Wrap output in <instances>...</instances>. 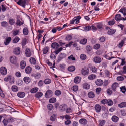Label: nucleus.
Listing matches in <instances>:
<instances>
[{"label":"nucleus","instance_id":"f257e3e1","mask_svg":"<svg viewBox=\"0 0 126 126\" xmlns=\"http://www.w3.org/2000/svg\"><path fill=\"white\" fill-rule=\"evenodd\" d=\"M51 47L53 49L56 50L54 52L56 55L58 54L63 49L62 47L58 48L59 47V45L58 43L56 42L53 43L51 44Z\"/></svg>","mask_w":126,"mask_h":126},{"label":"nucleus","instance_id":"f03ea898","mask_svg":"<svg viewBox=\"0 0 126 126\" xmlns=\"http://www.w3.org/2000/svg\"><path fill=\"white\" fill-rule=\"evenodd\" d=\"M89 73V69L86 67H84L81 69L80 73L83 76H86L88 75Z\"/></svg>","mask_w":126,"mask_h":126},{"label":"nucleus","instance_id":"7ed1b4c3","mask_svg":"<svg viewBox=\"0 0 126 126\" xmlns=\"http://www.w3.org/2000/svg\"><path fill=\"white\" fill-rule=\"evenodd\" d=\"M53 94V92L52 91L50 90H47L46 92L45 96L46 97L49 98L51 97Z\"/></svg>","mask_w":126,"mask_h":126},{"label":"nucleus","instance_id":"20e7f679","mask_svg":"<svg viewBox=\"0 0 126 126\" xmlns=\"http://www.w3.org/2000/svg\"><path fill=\"white\" fill-rule=\"evenodd\" d=\"M19 0V1L17 2V3L20 5L22 6L24 8H25L26 2V0Z\"/></svg>","mask_w":126,"mask_h":126},{"label":"nucleus","instance_id":"39448f33","mask_svg":"<svg viewBox=\"0 0 126 126\" xmlns=\"http://www.w3.org/2000/svg\"><path fill=\"white\" fill-rule=\"evenodd\" d=\"M0 72L2 75H5L7 74V70L6 68L3 67L0 68Z\"/></svg>","mask_w":126,"mask_h":126},{"label":"nucleus","instance_id":"423d86ee","mask_svg":"<svg viewBox=\"0 0 126 126\" xmlns=\"http://www.w3.org/2000/svg\"><path fill=\"white\" fill-rule=\"evenodd\" d=\"M10 62L13 64H16L17 62L16 57L14 56L10 57Z\"/></svg>","mask_w":126,"mask_h":126},{"label":"nucleus","instance_id":"0eeeda50","mask_svg":"<svg viewBox=\"0 0 126 126\" xmlns=\"http://www.w3.org/2000/svg\"><path fill=\"white\" fill-rule=\"evenodd\" d=\"M25 55L27 57H30L31 56L32 53L29 48H26L25 50Z\"/></svg>","mask_w":126,"mask_h":126},{"label":"nucleus","instance_id":"6e6552de","mask_svg":"<svg viewBox=\"0 0 126 126\" xmlns=\"http://www.w3.org/2000/svg\"><path fill=\"white\" fill-rule=\"evenodd\" d=\"M123 18H124L121 17V15L120 14H116L115 16V19L117 21H119L121 20H123Z\"/></svg>","mask_w":126,"mask_h":126},{"label":"nucleus","instance_id":"1a4fd4ad","mask_svg":"<svg viewBox=\"0 0 126 126\" xmlns=\"http://www.w3.org/2000/svg\"><path fill=\"white\" fill-rule=\"evenodd\" d=\"M93 61L95 63H99L101 62V60L100 57L96 56L94 57L93 59Z\"/></svg>","mask_w":126,"mask_h":126},{"label":"nucleus","instance_id":"9d476101","mask_svg":"<svg viewBox=\"0 0 126 126\" xmlns=\"http://www.w3.org/2000/svg\"><path fill=\"white\" fill-rule=\"evenodd\" d=\"M95 82L97 86H100L102 85L103 83V81L101 79H97L95 80Z\"/></svg>","mask_w":126,"mask_h":126},{"label":"nucleus","instance_id":"9b49d317","mask_svg":"<svg viewBox=\"0 0 126 126\" xmlns=\"http://www.w3.org/2000/svg\"><path fill=\"white\" fill-rule=\"evenodd\" d=\"M20 66L21 69H24L25 68L26 65V63L25 61L22 60L20 62Z\"/></svg>","mask_w":126,"mask_h":126},{"label":"nucleus","instance_id":"f8f14e48","mask_svg":"<svg viewBox=\"0 0 126 126\" xmlns=\"http://www.w3.org/2000/svg\"><path fill=\"white\" fill-rule=\"evenodd\" d=\"M94 108L96 112H99L101 110V106L99 104H96Z\"/></svg>","mask_w":126,"mask_h":126},{"label":"nucleus","instance_id":"ddd939ff","mask_svg":"<svg viewBox=\"0 0 126 126\" xmlns=\"http://www.w3.org/2000/svg\"><path fill=\"white\" fill-rule=\"evenodd\" d=\"M118 83L114 82L112 85L111 88L114 91H116V89L118 87Z\"/></svg>","mask_w":126,"mask_h":126},{"label":"nucleus","instance_id":"4468645a","mask_svg":"<svg viewBox=\"0 0 126 126\" xmlns=\"http://www.w3.org/2000/svg\"><path fill=\"white\" fill-rule=\"evenodd\" d=\"M80 123L82 125H86L87 123V120L84 118H81L79 121Z\"/></svg>","mask_w":126,"mask_h":126},{"label":"nucleus","instance_id":"2eb2a0df","mask_svg":"<svg viewBox=\"0 0 126 126\" xmlns=\"http://www.w3.org/2000/svg\"><path fill=\"white\" fill-rule=\"evenodd\" d=\"M20 48L18 47L15 48L14 50V54L18 55L20 54Z\"/></svg>","mask_w":126,"mask_h":126},{"label":"nucleus","instance_id":"dca6fc26","mask_svg":"<svg viewBox=\"0 0 126 126\" xmlns=\"http://www.w3.org/2000/svg\"><path fill=\"white\" fill-rule=\"evenodd\" d=\"M32 76L36 79H38L40 77L41 75L40 73H33L32 74Z\"/></svg>","mask_w":126,"mask_h":126},{"label":"nucleus","instance_id":"f3484780","mask_svg":"<svg viewBox=\"0 0 126 126\" xmlns=\"http://www.w3.org/2000/svg\"><path fill=\"white\" fill-rule=\"evenodd\" d=\"M101 109L103 111H104L102 115H107L108 113V111L107 109H106L105 107H102Z\"/></svg>","mask_w":126,"mask_h":126},{"label":"nucleus","instance_id":"a211bd4d","mask_svg":"<svg viewBox=\"0 0 126 126\" xmlns=\"http://www.w3.org/2000/svg\"><path fill=\"white\" fill-rule=\"evenodd\" d=\"M65 57V54L64 53H61L60 54L58 57V60L59 61L61 60Z\"/></svg>","mask_w":126,"mask_h":126},{"label":"nucleus","instance_id":"6ab92c4d","mask_svg":"<svg viewBox=\"0 0 126 126\" xmlns=\"http://www.w3.org/2000/svg\"><path fill=\"white\" fill-rule=\"evenodd\" d=\"M88 97L90 98H93L95 96L94 93L92 91L89 92L88 94Z\"/></svg>","mask_w":126,"mask_h":126},{"label":"nucleus","instance_id":"aec40b11","mask_svg":"<svg viewBox=\"0 0 126 126\" xmlns=\"http://www.w3.org/2000/svg\"><path fill=\"white\" fill-rule=\"evenodd\" d=\"M25 94V93L23 92H18L17 94V95L18 97L21 98L24 97Z\"/></svg>","mask_w":126,"mask_h":126},{"label":"nucleus","instance_id":"412c9836","mask_svg":"<svg viewBox=\"0 0 126 126\" xmlns=\"http://www.w3.org/2000/svg\"><path fill=\"white\" fill-rule=\"evenodd\" d=\"M23 80L24 82L28 84L30 82L31 79L28 77H25L23 79Z\"/></svg>","mask_w":126,"mask_h":126},{"label":"nucleus","instance_id":"4be33fe9","mask_svg":"<svg viewBox=\"0 0 126 126\" xmlns=\"http://www.w3.org/2000/svg\"><path fill=\"white\" fill-rule=\"evenodd\" d=\"M67 107V106L65 104L61 105L59 106L60 109L63 111L65 110Z\"/></svg>","mask_w":126,"mask_h":126},{"label":"nucleus","instance_id":"5701e85b","mask_svg":"<svg viewBox=\"0 0 126 126\" xmlns=\"http://www.w3.org/2000/svg\"><path fill=\"white\" fill-rule=\"evenodd\" d=\"M23 32L24 35H28L29 33V30L28 28L26 27L24 28L23 30Z\"/></svg>","mask_w":126,"mask_h":126},{"label":"nucleus","instance_id":"b1692460","mask_svg":"<svg viewBox=\"0 0 126 126\" xmlns=\"http://www.w3.org/2000/svg\"><path fill=\"white\" fill-rule=\"evenodd\" d=\"M81 80V78L79 77H76L74 79V82L75 83H79Z\"/></svg>","mask_w":126,"mask_h":126},{"label":"nucleus","instance_id":"393cba45","mask_svg":"<svg viewBox=\"0 0 126 126\" xmlns=\"http://www.w3.org/2000/svg\"><path fill=\"white\" fill-rule=\"evenodd\" d=\"M12 118H9L7 119H4L2 121V122L4 126H6L7 125L8 123V121H10L11 120Z\"/></svg>","mask_w":126,"mask_h":126},{"label":"nucleus","instance_id":"a878e982","mask_svg":"<svg viewBox=\"0 0 126 126\" xmlns=\"http://www.w3.org/2000/svg\"><path fill=\"white\" fill-rule=\"evenodd\" d=\"M32 71V68L30 66L27 67L25 69V71L27 74L30 73Z\"/></svg>","mask_w":126,"mask_h":126},{"label":"nucleus","instance_id":"bb28decb","mask_svg":"<svg viewBox=\"0 0 126 126\" xmlns=\"http://www.w3.org/2000/svg\"><path fill=\"white\" fill-rule=\"evenodd\" d=\"M116 30L113 29H110L107 32L108 34L109 35H112L115 33Z\"/></svg>","mask_w":126,"mask_h":126},{"label":"nucleus","instance_id":"cd10ccee","mask_svg":"<svg viewBox=\"0 0 126 126\" xmlns=\"http://www.w3.org/2000/svg\"><path fill=\"white\" fill-rule=\"evenodd\" d=\"M104 76L105 77H109L110 78V72L106 70L104 71Z\"/></svg>","mask_w":126,"mask_h":126},{"label":"nucleus","instance_id":"c85d7f7f","mask_svg":"<svg viewBox=\"0 0 126 126\" xmlns=\"http://www.w3.org/2000/svg\"><path fill=\"white\" fill-rule=\"evenodd\" d=\"M11 39V37H8L5 39V41L4 42V44L6 45H8L10 42Z\"/></svg>","mask_w":126,"mask_h":126},{"label":"nucleus","instance_id":"c756f323","mask_svg":"<svg viewBox=\"0 0 126 126\" xmlns=\"http://www.w3.org/2000/svg\"><path fill=\"white\" fill-rule=\"evenodd\" d=\"M27 42V40L26 38H23L21 42V45L23 48H24L26 45Z\"/></svg>","mask_w":126,"mask_h":126},{"label":"nucleus","instance_id":"7c9ffc66","mask_svg":"<svg viewBox=\"0 0 126 126\" xmlns=\"http://www.w3.org/2000/svg\"><path fill=\"white\" fill-rule=\"evenodd\" d=\"M111 119L113 122H116L118 120L119 118L118 117L114 115L112 117Z\"/></svg>","mask_w":126,"mask_h":126},{"label":"nucleus","instance_id":"2f4dec72","mask_svg":"<svg viewBox=\"0 0 126 126\" xmlns=\"http://www.w3.org/2000/svg\"><path fill=\"white\" fill-rule=\"evenodd\" d=\"M30 61L32 64H35L36 62L35 58L32 57H31L30 58Z\"/></svg>","mask_w":126,"mask_h":126},{"label":"nucleus","instance_id":"473e14b6","mask_svg":"<svg viewBox=\"0 0 126 126\" xmlns=\"http://www.w3.org/2000/svg\"><path fill=\"white\" fill-rule=\"evenodd\" d=\"M24 22L23 21H22L21 22L19 19H17L16 23V24L18 26H20L21 25L24 24Z\"/></svg>","mask_w":126,"mask_h":126},{"label":"nucleus","instance_id":"72a5a7b5","mask_svg":"<svg viewBox=\"0 0 126 126\" xmlns=\"http://www.w3.org/2000/svg\"><path fill=\"white\" fill-rule=\"evenodd\" d=\"M119 107L120 108H123L126 107V102H124L121 103L118 105Z\"/></svg>","mask_w":126,"mask_h":126},{"label":"nucleus","instance_id":"f704fd0d","mask_svg":"<svg viewBox=\"0 0 126 126\" xmlns=\"http://www.w3.org/2000/svg\"><path fill=\"white\" fill-rule=\"evenodd\" d=\"M75 69V67L73 66H69L68 68V70L70 72L74 71Z\"/></svg>","mask_w":126,"mask_h":126},{"label":"nucleus","instance_id":"c9c22d12","mask_svg":"<svg viewBox=\"0 0 126 126\" xmlns=\"http://www.w3.org/2000/svg\"><path fill=\"white\" fill-rule=\"evenodd\" d=\"M11 89L14 92H16L18 90V87L15 85L12 86L11 87Z\"/></svg>","mask_w":126,"mask_h":126},{"label":"nucleus","instance_id":"e433bc0d","mask_svg":"<svg viewBox=\"0 0 126 126\" xmlns=\"http://www.w3.org/2000/svg\"><path fill=\"white\" fill-rule=\"evenodd\" d=\"M83 87L84 89H88L90 88V86L88 83H85L83 84Z\"/></svg>","mask_w":126,"mask_h":126},{"label":"nucleus","instance_id":"4c0bfd02","mask_svg":"<svg viewBox=\"0 0 126 126\" xmlns=\"http://www.w3.org/2000/svg\"><path fill=\"white\" fill-rule=\"evenodd\" d=\"M38 90V88L37 87H34L32 88L31 90V92L32 93H35L37 92Z\"/></svg>","mask_w":126,"mask_h":126},{"label":"nucleus","instance_id":"58836bf2","mask_svg":"<svg viewBox=\"0 0 126 126\" xmlns=\"http://www.w3.org/2000/svg\"><path fill=\"white\" fill-rule=\"evenodd\" d=\"M87 40L86 39L84 38L80 40V43L81 44L85 45L87 43Z\"/></svg>","mask_w":126,"mask_h":126},{"label":"nucleus","instance_id":"ea45409f","mask_svg":"<svg viewBox=\"0 0 126 126\" xmlns=\"http://www.w3.org/2000/svg\"><path fill=\"white\" fill-rule=\"evenodd\" d=\"M43 95V93L41 92H38L35 95V96L37 98H39Z\"/></svg>","mask_w":126,"mask_h":126},{"label":"nucleus","instance_id":"a19ab883","mask_svg":"<svg viewBox=\"0 0 126 126\" xmlns=\"http://www.w3.org/2000/svg\"><path fill=\"white\" fill-rule=\"evenodd\" d=\"M62 93L61 91L59 90H56L55 92V94L57 96L60 95Z\"/></svg>","mask_w":126,"mask_h":126},{"label":"nucleus","instance_id":"79ce46f5","mask_svg":"<svg viewBox=\"0 0 126 126\" xmlns=\"http://www.w3.org/2000/svg\"><path fill=\"white\" fill-rule=\"evenodd\" d=\"M49 102L50 103H53L56 101V98L52 97L49 100Z\"/></svg>","mask_w":126,"mask_h":126},{"label":"nucleus","instance_id":"37998d69","mask_svg":"<svg viewBox=\"0 0 126 126\" xmlns=\"http://www.w3.org/2000/svg\"><path fill=\"white\" fill-rule=\"evenodd\" d=\"M20 40V38L16 36L13 41L14 43H16L18 42Z\"/></svg>","mask_w":126,"mask_h":126},{"label":"nucleus","instance_id":"c03bdc74","mask_svg":"<svg viewBox=\"0 0 126 126\" xmlns=\"http://www.w3.org/2000/svg\"><path fill=\"white\" fill-rule=\"evenodd\" d=\"M95 77V76L94 75L91 74L89 75L88 78L90 80H93L94 79Z\"/></svg>","mask_w":126,"mask_h":126},{"label":"nucleus","instance_id":"a18cd8bd","mask_svg":"<svg viewBox=\"0 0 126 126\" xmlns=\"http://www.w3.org/2000/svg\"><path fill=\"white\" fill-rule=\"evenodd\" d=\"M51 80L48 79H46L45 80L44 82L46 84H48L51 82Z\"/></svg>","mask_w":126,"mask_h":126},{"label":"nucleus","instance_id":"49530a36","mask_svg":"<svg viewBox=\"0 0 126 126\" xmlns=\"http://www.w3.org/2000/svg\"><path fill=\"white\" fill-rule=\"evenodd\" d=\"M99 122V126H103L105 124L106 121L104 120H102L100 121Z\"/></svg>","mask_w":126,"mask_h":126},{"label":"nucleus","instance_id":"de8ad7c7","mask_svg":"<svg viewBox=\"0 0 126 126\" xmlns=\"http://www.w3.org/2000/svg\"><path fill=\"white\" fill-rule=\"evenodd\" d=\"M56 115V114H54L52 115L50 117V119L51 120L54 121L55 120Z\"/></svg>","mask_w":126,"mask_h":126},{"label":"nucleus","instance_id":"09e8293b","mask_svg":"<svg viewBox=\"0 0 126 126\" xmlns=\"http://www.w3.org/2000/svg\"><path fill=\"white\" fill-rule=\"evenodd\" d=\"M49 49V48L48 47H45L43 49V53L44 54H46L47 52Z\"/></svg>","mask_w":126,"mask_h":126},{"label":"nucleus","instance_id":"8fccbe9b","mask_svg":"<svg viewBox=\"0 0 126 126\" xmlns=\"http://www.w3.org/2000/svg\"><path fill=\"white\" fill-rule=\"evenodd\" d=\"M1 25L2 27H6L8 25V23L6 21H3L1 22Z\"/></svg>","mask_w":126,"mask_h":126},{"label":"nucleus","instance_id":"3c124183","mask_svg":"<svg viewBox=\"0 0 126 126\" xmlns=\"http://www.w3.org/2000/svg\"><path fill=\"white\" fill-rule=\"evenodd\" d=\"M124 44V41L123 40H122L117 45V46L119 48H121L123 46Z\"/></svg>","mask_w":126,"mask_h":126},{"label":"nucleus","instance_id":"603ef678","mask_svg":"<svg viewBox=\"0 0 126 126\" xmlns=\"http://www.w3.org/2000/svg\"><path fill=\"white\" fill-rule=\"evenodd\" d=\"M72 38V36L71 35H68L65 38V40L67 41H70L71 40Z\"/></svg>","mask_w":126,"mask_h":126},{"label":"nucleus","instance_id":"864d4df0","mask_svg":"<svg viewBox=\"0 0 126 126\" xmlns=\"http://www.w3.org/2000/svg\"><path fill=\"white\" fill-rule=\"evenodd\" d=\"M118 58L119 59H120L121 60V64H120V65H123L124 64H125L126 63V62L125 61V59H121L119 57H118Z\"/></svg>","mask_w":126,"mask_h":126},{"label":"nucleus","instance_id":"5fc2aeb1","mask_svg":"<svg viewBox=\"0 0 126 126\" xmlns=\"http://www.w3.org/2000/svg\"><path fill=\"white\" fill-rule=\"evenodd\" d=\"M86 48L87 51L88 52L90 51L91 50L92 47L90 46L87 45L86 46Z\"/></svg>","mask_w":126,"mask_h":126},{"label":"nucleus","instance_id":"6e6d98bb","mask_svg":"<svg viewBox=\"0 0 126 126\" xmlns=\"http://www.w3.org/2000/svg\"><path fill=\"white\" fill-rule=\"evenodd\" d=\"M108 101L107 103L108 105L109 106H111L113 104V102L111 99H108Z\"/></svg>","mask_w":126,"mask_h":126},{"label":"nucleus","instance_id":"4d7b16f0","mask_svg":"<svg viewBox=\"0 0 126 126\" xmlns=\"http://www.w3.org/2000/svg\"><path fill=\"white\" fill-rule=\"evenodd\" d=\"M9 22L11 25H13L15 23V21L13 19H10Z\"/></svg>","mask_w":126,"mask_h":126},{"label":"nucleus","instance_id":"13d9d810","mask_svg":"<svg viewBox=\"0 0 126 126\" xmlns=\"http://www.w3.org/2000/svg\"><path fill=\"white\" fill-rule=\"evenodd\" d=\"M115 23V20L113 19L112 20L108 22V24L110 25H112L114 24Z\"/></svg>","mask_w":126,"mask_h":126},{"label":"nucleus","instance_id":"bf43d9fd","mask_svg":"<svg viewBox=\"0 0 126 126\" xmlns=\"http://www.w3.org/2000/svg\"><path fill=\"white\" fill-rule=\"evenodd\" d=\"M126 74V64L123 68V71L122 72V74Z\"/></svg>","mask_w":126,"mask_h":126},{"label":"nucleus","instance_id":"052dcab7","mask_svg":"<svg viewBox=\"0 0 126 126\" xmlns=\"http://www.w3.org/2000/svg\"><path fill=\"white\" fill-rule=\"evenodd\" d=\"M84 30L86 31H89L91 29V27L90 26H86L83 27Z\"/></svg>","mask_w":126,"mask_h":126},{"label":"nucleus","instance_id":"680f3d73","mask_svg":"<svg viewBox=\"0 0 126 126\" xmlns=\"http://www.w3.org/2000/svg\"><path fill=\"white\" fill-rule=\"evenodd\" d=\"M48 109L50 110H51L53 108V105L51 104H49L47 105Z\"/></svg>","mask_w":126,"mask_h":126},{"label":"nucleus","instance_id":"e2e57ef3","mask_svg":"<svg viewBox=\"0 0 126 126\" xmlns=\"http://www.w3.org/2000/svg\"><path fill=\"white\" fill-rule=\"evenodd\" d=\"M91 70L92 72L94 73H95L97 70V68H96L94 66H93L91 67Z\"/></svg>","mask_w":126,"mask_h":126},{"label":"nucleus","instance_id":"0e129e2a","mask_svg":"<svg viewBox=\"0 0 126 126\" xmlns=\"http://www.w3.org/2000/svg\"><path fill=\"white\" fill-rule=\"evenodd\" d=\"M80 58L82 60H84L86 58V55L84 54H81L80 55Z\"/></svg>","mask_w":126,"mask_h":126},{"label":"nucleus","instance_id":"69168bd1","mask_svg":"<svg viewBox=\"0 0 126 126\" xmlns=\"http://www.w3.org/2000/svg\"><path fill=\"white\" fill-rule=\"evenodd\" d=\"M72 90L75 92L77 91L78 89V87L77 86H74L72 88Z\"/></svg>","mask_w":126,"mask_h":126},{"label":"nucleus","instance_id":"338daca9","mask_svg":"<svg viewBox=\"0 0 126 126\" xmlns=\"http://www.w3.org/2000/svg\"><path fill=\"white\" fill-rule=\"evenodd\" d=\"M100 47V45L99 44H96L94 46V48L95 49H97L99 48Z\"/></svg>","mask_w":126,"mask_h":126},{"label":"nucleus","instance_id":"774afa93","mask_svg":"<svg viewBox=\"0 0 126 126\" xmlns=\"http://www.w3.org/2000/svg\"><path fill=\"white\" fill-rule=\"evenodd\" d=\"M68 58L69 60H72L73 61L75 60V58L72 55H71L70 56H69L68 57Z\"/></svg>","mask_w":126,"mask_h":126}]
</instances>
